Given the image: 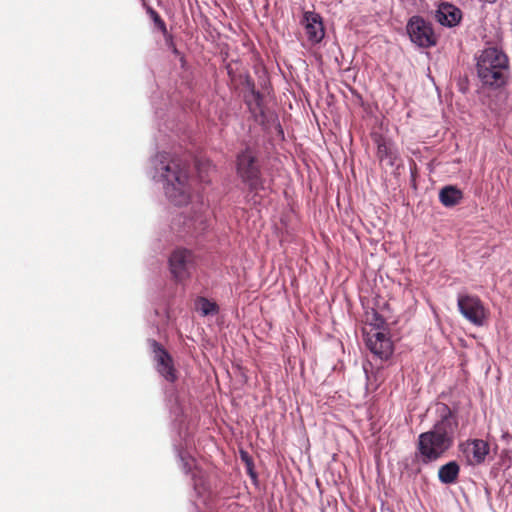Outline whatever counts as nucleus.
<instances>
[{
	"label": "nucleus",
	"mask_w": 512,
	"mask_h": 512,
	"mask_svg": "<svg viewBox=\"0 0 512 512\" xmlns=\"http://www.w3.org/2000/svg\"><path fill=\"white\" fill-rule=\"evenodd\" d=\"M144 7L146 9V13L150 16L151 20L153 21L154 25L163 33H167V27L164 20L160 17L158 12L154 10L151 6L144 4Z\"/></svg>",
	"instance_id": "a211bd4d"
},
{
	"label": "nucleus",
	"mask_w": 512,
	"mask_h": 512,
	"mask_svg": "<svg viewBox=\"0 0 512 512\" xmlns=\"http://www.w3.org/2000/svg\"><path fill=\"white\" fill-rule=\"evenodd\" d=\"M161 170L165 182L164 190L168 199L177 206L188 203L190 188L187 169L180 167L177 162L171 161L164 165Z\"/></svg>",
	"instance_id": "7ed1b4c3"
},
{
	"label": "nucleus",
	"mask_w": 512,
	"mask_h": 512,
	"mask_svg": "<svg viewBox=\"0 0 512 512\" xmlns=\"http://www.w3.org/2000/svg\"><path fill=\"white\" fill-rule=\"evenodd\" d=\"M245 86L248 92L245 94L244 100L250 112L253 113L255 116H257L258 114L263 116V95L258 90L255 89V84L250 78L246 79Z\"/></svg>",
	"instance_id": "ddd939ff"
},
{
	"label": "nucleus",
	"mask_w": 512,
	"mask_h": 512,
	"mask_svg": "<svg viewBox=\"0 0 512 512\" xmlns=\"http://www.w3.org/2000/svg\"><path fill=\"white\" fill-rule=\"evenodd\" d=\"M406 31L411 42L420 48H430L437 44L432 23L421 16H412L406 24Z\"/></svg>",
	"instance_id": "39448f33"
},
{
	"label": "nucleus",
	"mask_w": 512,
	"mask_h": 512,
	"mask_svg": "<svg viewBox=\"0 0 512 512\" xmlns=\"http://www.w3.org/2000/svg\"><path fill=\"white\" fill-rule=\"evenodd\" d=\"M367 320L377 331L383 328L386 323L384 317L376 310H372L371 314L367 315Z\"/></svg>",
	"instance_id": "aec40b11"
},
{
	"label": "nucleus",
	"mask_w": 512,
	"mask_h": 512,
	"mask_svg": "<svg viewBox=\"0 0 512 512\" xmlns=\"http://www.w3.org/2000/svg\"><path fill=\"white\" fill-rule=\"evenodd\" d=\"M436 18L441 25L454 27L459 24L462 18V12L459 8L450 3H442L439 5Z\"/></svg>",
	"instance_id": "4468645a"
},
{
	"label": "nucleus",
	"mask_w": 512,
	"mask_h": 512,
	"mask_svg": "<svg viewBox=\"0 0 512 512\" xmlns=\"http://www.w3.org/2000/svg\"><path fill=\"white\" fill-rule=\"evenodd\" d=\"M366 346L381 360H387L393 353V344L387 335L381 331L368 333Z\"/></svg>",
	"instance_id": "9d476101"
},
{
	"label": "nucleus",
	"mask_w": 512,
	"mask_h": 512,
	"mask_svg": "<svg viewBox=\"0 0 512 512\" xmlns=\"http://www.w3.org/2000/svg\"><path fill=\"white\" fill-rule=\"evenodd\" d=\"M193 266V254L186 249H176L169 258V267L173 277L182 281L189 277Z\"/></svg>",
	"instance_id": "6e6552de"
},
{
	"label": "nucleus",
	"mask_w": 512,
	"mask_h": 512,
	"mask_svg": "<svg viewBox=\"0 0 512 512\" xmlns=\"http://www.w3.org/2000/svg\"><path fill=\"white\" fill-rule=\"evenodd\" d=\"M374 142L377 145V158L381 163L393 167L397 165L398 153L394 144L382 135H375Z\"/></svg>",
	"instance_id": "f8f14e48"
},
{
	"label": "nucleus",
	"mask_w": 512,
	"mask_h": 512,
	"mask_svg": "<svg viewBox=\"0 0 512 512\" xmlns=\"http://www.w3.org/2000/svg\"><path fill=\"white\" fill-rule=\"evenodd\" d=\"M153 359L156 363L157 372L168 382L174 383L177 380V371L170 353L154 339L148 340Z\"/></svg>",
	"instance_id": "423d86ee"
},
{
	"label": "nucleus",
	"mask_w": 512,
	"mask_h": 512,
	"mask_svg": "<svg viewBox=\"0 0 512 512\" xmlns=\"http://www.w3.org/2000/svg\"><path fill=\"white\" fill-rule=\"evenodd\" d=\"M300 23L304 27L307 40L311 44L315 45L322 41L325 30L320 14L314 11H305Z\"/></svg>",
	"instance_id": "1a4fd4ad"
},
{
	"label": "nucleus",
	"mask_w": 512,
	"mask_h": 512,
	"mask_svg": "<svg viewBox=\"0 0 512 512\" xmlns=\"http://www.w3.org/2000/svg\"><path fill=\"white\" fill-rule=\"evenodd\" d=\"M457 305L462 316L475 326H482L485 321V308L478 296L459 294Z\"/></svg>",
	"instance_id": "0eeeda50"
},
{
	"label": "nucleus",
	"mask_w": 512,
	"mask_h": 512,
	"mask_svg": "<svg viewBox=\"0 0 512 512\" xmlns=\"http://www.w3.org/2000/svg\"><path fill=\"white\" fill-rule=\"evenodd\" d=\"M462 199L463 192L456 186H445L439 192V200L445 207L456 206L461 202Z\"/></svg>",
	"instance_id": "2eb2a0df"
},
{
	"label": "nucleus",
	"mask_w": 512,
	"mask_h": 512,
	"mask_svg": "<svg viewBox=\"0 0 512 512\" xmlns=\"http://www.w3.org/2000/svg\"><path fill=\"white\" fill-rule=\"evenodd\" d=\"M181 460L183 461L184 470L187 473L189 471L188 463L184 461V458L181 456Z\"/></svg>",
	"instance_id": "4be33fe9"
},
{
	"label": "nucleus",
	"mask_w": 512,
	"mask_h": 512,
	"mask_svg": "<svg viewBox=\"0 0 512 512\" xmlns=\"http://www.w3.org/2000/svg\"><path fill=\"white\" fill-rule=\"evenodd\" d=\"M198 308L201 311L202 315H213L218 312V306L216 303L211 302L210 300L201 297L198 300Z\"/></svg>",
	"instance_id": "6ab92c4d"
},
{
	"label": "nucleus",
	"mask_w": 512,
	"mask_h": 512,
	"mask_svg": "<svg viewBox=\"0 0 512 512\" xmlns=\"http://www.w3.org/2000/svg\"><path fill=\"white\" fill-rule=\"evenodd\" d=\"M459 472V464L456 461H450L439 468V481L443 484H453L457 481Z\"/></svg>",
	"instance_id": "dca6fc26"
},
{
	"label": "nucleus",
	"mask_w": 512,
	"mask_h": 512,
	"mask_svg": "<svg viewBox=\"0 0 512 512\" xmlns=\"http://www.w3.org/2000/svg\"><path fill=\"white\" fill-rule=\"evenodd\" d=\"M240 456H241V460H242V461L245 463V465H246L247 473L250 475V477H251L252 479H256V478H257V474H256V472L254 471V463H253L252 458H251V457H250V455L248 454V452L241 450V452H240Z\"/></svg>",
	"instance_id": "412c9836"
},
{
	"label": "nucleus",
	"mask_w": 512,
	"mask_h": 512,
	"mask_svg": "<svg viewBox=\"0 0 512 512\" xmlns=\"http://www.w3.org/2000/svg\"><path fill=\"white\" fill-rule=\"evenodd\" d=\"M503 438L507 439V441L512 439V437L508 433L503 434Z\"/></svg>",
	"instance_id": "5701e85b"
},
{
	"label": "nucleus",
	"mask_w": 512,
	"mask_h": 512,
	"mask_svg": "<svg viewBox=\"0 0 512 512\" xmlns=\"http://www.w3.org/2000/svg\"><path fill=\"white\" fill-rule=\"evenodd\" d=\"M184 225L187 226L188 232L203 230L205 228V218L203 217L202 213L198 211L193 217L185 220Z\"/></svg>",
	"instance_id": "f3484780"
},
{
	"label": "nucleus",
	"mask_w": 512,
	"mask_h": 512,
	"mask_svg": "<svg viewBox=\"0 0 512 512\" xmlns=\"http://www.w3.org/2000/svg\"><path fill=\"white\" fill-rule=\"evenodd\" d=\"M236 172L241 181L252 192L266 189V181L262 177L261 166L257 152L246 147L236 157Z\"/></svg>",
	"instance_id": "20e7f679"
},
{
	"label": "nucleus",
	"mask_w": 512,
	"mask_h": 512,
	"mask_svg": "<svg viewBox=\"0 0 512 512\" xmlns=\"http://www.w3.org/2000/svg\"><path fill=\"white\" fill-rule=\"evenodd\" d=\"M437 419L431 430L418 436L417 457L422 464L440 459L454 444L459 421L457 412L439 402L435 407Z\"/></svg>",
	"instance_id": "f257e3e1"
},
{
	"label": "nucleus",
	"mask_w": 512,
	"mask_h": 512,
	"mask_svg": "<svg viewBox=\"0 0 512 512\" xmlns=\"http://www.w3.org/2000/svg\"><path fill=\"white\" fill-rule=\"evenodd\" d=\"M460 450L469 463L480 464L489 453V445L482 439H473L460 444Z\"/></svg>",
	"instance_id": "9b49d317"
},
{
	"label": "nucleus",
	"mask_w": 512,
	"mask_h": 512,
	"mask_svg": "<svg viewBox=\"0 0 512 512\" xmlns=\"http://www.w3.org/2000/svg\"><path fill=\"white\" fill-rule=\"evenodd\" d=\"M477 76L484 87L499 89L508 83L509 58L497 47H488L476 56Z\"/></svg>",
	"instance_id": "f03ea898"
}]
</instances>
